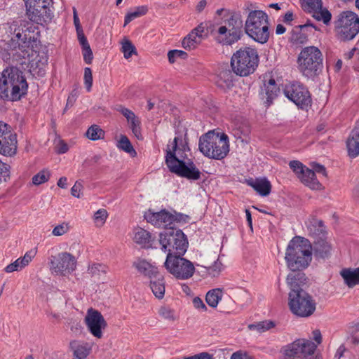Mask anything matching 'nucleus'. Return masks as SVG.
<instances>
[{"label":"nucleus","instance_id":"nucleus-8","mask_svg":"<svg viewBox=\"0 0 359 359\" xmlns=\"http://www.w3.org/2000/svg\"><path fill=\"white\" fill-rule=\"evenodd\" d=\"M159 237L161 250L167 252V255H184L187 251L188 241L182 231L173 228L166 229L160 233Z\"/></svg>","mask_w":359,"mask_h":359},{"label":"nucleus","instance_id":"nucleus-19","mask_svg":"<svg viewBox=\"0 0 359 359\" xmlns=\"http://www.w3.org/2000/svg\"><path fill=\"white\" fill-rule=\"evenodd\" d=\"M205 36V26L203 23H201L184 38L182 41V46L186 50H194L201 43Z\"/></svg>","mask_w":359,"mask_h":359},{"label":"nucleus","instance_id":"nucleus-22","mask_svg":"<svg viewBox=\"0 0 359 359\" xmlns=\"http://www.w3.org/2000/svg\"><path fill=\"white\" fill-rule=\"evenodd\" d=\"M241 39L239 33L236 31H228L226 26H221L217 31L216 40L222 45H231Z\"/></svg>","mask_w":359,"mask_h":359},{"label":"nucleus","instance_id":"nucleus-53","mask_svg":"<svg viewBox=\"0 0 359 359\" xmlns=\"http://www.w3.org/2000/svg\"><path fill=\"white\" fill-rule=\"evenodd\" d=\"M289 165L290 168L296 173L298 177L306 168L299 161H291L289 163Z\"/></svg>","mask_w":359,"mask_h":359},{"label":"nucleus","instance_id":"nucleus-57","mask_svg":"<svg viewBox=\"0 0 359 359\" xmlns=\"http://www.w3.org/2000/svg\"><path fill=\"white\" fill-rule=\"evenodd\" d=\"M193 304L196 309L201 311H205L207 310L205 304L203 303V300L198 297H196L194 298Z\"/></svg>","mask_w":359,"mask_h":359},{"label":"nucleus","instance_id":"nucleus-17","mask_svg":"<svg viewBox=\"0 0 359 359\" xmlns=\"http://www.w3.org/2000/svg\"><path fill=\"white\" fill-rule=\"evenodd\" d=\"M302 8L318 21L328 25L331 20V13L323 7L322 0H302Z\"/></svg>","mask_w":359,"mask_h":359},{"label":"nucleus","instance_id":"nucleus-28","mask_svg":"<svg viewBox=\"0 0 359 359\" xmlns=\"http://www.w3.org/2000/svg\"><path fill=\"white\" fill-rule=\"evenodd\" d=\"M306 275L301 271H292L287 276V283L290 286V291H293V290H304L301 286L306 283Z\"/></svg>","mask_w":359,"mask_h":359},{"label":"nucleus","instance_id":"nucleus-40","mask_svg":"<svg viewBox=\"0 0 359 359\" xmlns=\"http://www.w3.org/2000/svg\"><path fill=\"white\" fill-rule=\"evenodd\" d=\"M159 316L166 320L173 322L177 319L175 311L169 306H162L158 309Z\"/></svg>","mask_w":359,"mask_h":359},{"label":"nucleus","instance_id":"nucleus-12","mask_svg":"<svg viewBox=\"0 0 359 359\" xmlns=\"http://www.w3.org/2000/svg\"><path fill=\"white\" fill-rule=\"evenodd\" d=\"M336 29L341 41L353 39L359 32V17L352 11L341 13L336 22Z\"/></svg>","mask_w":359,"mask_h":359},{"label":"nucleus","instance_id":"nucleus-11","mask_svg":"<svg viewBox=\"0 0 359 359\" xmlns=\"http://www.w3.org/2000/svg\"><path fill=\"white\" fill-rule=\"evenodd\" d=\"M182 255L168 254L164 266L177 279L187 280L194 275L195 267L191 262L182 257Z\"/></svg>","mask_w":359,"mask_h":359},{"label":"nucleus","instance_id":"nucleus-20","mask_svg":"<svg viewBox=\"0 0 359 359\" xmlns=\"http://www.w3.org/2000/svg\"><path fill=\"white\" fill-rule=\"evenodd\" d=\"M146 220L157 227H167L173 223V217L172 213L165 210L160 212H146L144 215Z\"/></svg>","mask_w":359,"mask_h":359},{"label":"nucleus","instance_id":"nucleus-5","mask_svg":"<svg viewBox=\"0 0 359 359\" xmlns=\"http://www.w3.org/2000/svg\"><path fill=\"white\" fill-rule=\"evenodd\" d=\"M297 65L303 76L313 79L319 75L323 68V53L316 46H306L300 51L297 57Z\"/></svg>","mask_w":359,"mask_h":359},{"label":"nucleus","instance_id":"nucleus-54","mask_svg":"<svg viewBox=\"0 0 359 359\" xmlns=\"http://www.w3.org/2000/svg\"><path fill=\"white\" fill-rule=\"evenodd\" d=\"M69 229V226L67 223H62L57 225L52 231L53 235L55 236H62L66 233Z\"/></svg>","mask_w":359,"mask_h":359},{"label":"nucleus","instance_id":"nucleus-48","mask_svg":"<svg viewBox=\"0 0 359 359\" xmlns=\"http://www.w3.org/2000/svg\"><path fill=\"white\" fill-rule=\"evenodd\" d=\"M47 64V58L44 59L43 62H41L39 65L36 63H32L31 65L30 72H32L34 75L37 74L39 76H43L45 74V66Z\"/></svg>","mask_w":359,"mask_h":359},{"label":"nucleus","instance_id":"nucleus-18","mask_svg":"<svg viewBox=\"0 0 359 359\" xmlns=\"http://www.w3.org/2000/svg\"><path fill=\"white\" fill-rule=\"evenodd\" d=\"M85 322L89 332L95 337H102V330L106 328L107 324L100 312L92 308L89 309L85 317Z\"/></svg>","mask_w":359,"mask_h":359},{"label":"nucleus","instance_id":"nucleus-62","mask_svg":"<svg viewBox=\"0 0 359 359\" xmlns=\"http://www.w3.org/2000/svg\"><path fill=\"white\" fill-rule=\"evenodd\" d=\"M81 184L76 182L75 184L72 187L71 194L72 196L76 198H80L79 193L81 191Z\"/></svg>","mask_w":359,"mask_h":359},{"label":"nucleus","instance_id":"nucleus-58","mask_svg":"<svg viewBox=\"0 0 359 359\" xmlns=\"http://www.w3.org/2000/svg\"><path fill=\"white\" fill-rule=\"evenodd\" d=\"M231 359H253L251 356H250L247 353L238 351L235 353H233L231 356Z\"/></svg>","mask_w":359,"mask_h":359},{"label":"nucleus","instance_id":"nucleus-61","mask_svg":"<svg viewBox=\"0 0 359 359\" xmlns=\"http://www.w3.org/2000/svg\"><path fill=\"white\" fill-rule=\"evenodd\" d=\"M119 111L123 114V116L127 119L129 120V118H134V112L132 111L130 109L125 107H121L119 109Z\"/></svg>","mask_w":359,"mask_h":359},{"label":"nucleus","instance_id":"nucleus-25","mask_svg":"<svg viewBox=\"0 0 359 359\" xmlns=\"http://www.w3.org/2000/svg\"><path fill=\"white\" fill-rule=\"evenodd\" d=\"M346 147L350 157L355 158L359 155V124L352 130L346 141Z\"/></svg>","mask_w":359,"mask_h":359},{"label":"nucleus","instance_id":"nucleus-9","mask_svg":"<svg viewBox=\"0 0 359 359\" xmlns=\"http://www.w3.org/2000/svg\"><path fill=\"white\" fill-rule=\"evenodd\" d=\"M288 305L292 313L300 317L310 316L316 310L315 301L305 290L290 291Z\"/></svg>","mask_w":359,"mask_h":359},{"label":"nucleus","instance_id":"nucleus-21","mask_svg":"<svg viewBox=\"0 0 359 359\" xmlns=\"http://www.w3.org/2000/svg\"><path fill=\"white\" fill-rule=\"evenodd\" d=\"M20 34H18L17 39H12L9 43L10 53L9 55L13 57V60L18 61L19 59L25 58L29 55V42H20Z\"/></svg>","mask_w":359,"mask_h":359},{"label":"nucleus","instance_id":"nucleus-29","mask_svg":"<svg viewBox=\"0 0 359 359\" xmlns=\"http://www.w3.org/2000/svg\"><path fill=\"white\" fill-rule=\"evenodd\" d=\"M70 348L75 356L74 359H86L91 351V346L89 344L79 341H71Z\"/></svg>","mask_w":359,"mask_h":359},{"label":"nucleus","instance_id":"nucleus-14","mask_svg":"<svg viewBox=\"0 0 359 359\" xmlns=\"http://www.w3.org/2000/svg\"><path fill=\"white\" fill-rule=\"evenodd\" d=\"M284 95L301 109H304L311 103L310 93L302 83L294 82L286 85Z\"/></svg>","mask_w":359,"mask_h":359},{"label":"nucleus","instance_id":"nucleus-43","mask_svg":"<svg viewBox=\"0 0 359 359\" xmlns=\"http://www.w3.org/2000/svg\"><path fill=\"white\" fill-rule=\"evenodd\" d=\"M278 90V88L268 87V86L264 85V88L261 92L262 99L266 98L269 104L271 103L272 100L277 96Z\"/></svg>","mask_w":359,"mask_h":359},{"label":"nucleus","instance_id":"nucleus-1","mask_svg":"<svg viewBox=\"0 0 359 359\" xmlns=\"http://www.w3.org/2000/svg\"><path fill=\"white\" fill-rule=\"evenodd\" d=\"M28 83L23 72L10 66L0 73V99L18 101L27 93Z\"/></svg>","mask_w":359,"mask_h":359},{"label":"nucleus","instance_id":"nucleus-13","mask_svg":"<svg viewBox=\"0 0 359 359\" xmlns=\"http://www.w3.org/2000/svg\"><path fill=\"white\" fill-rule=\"evenodd\" d=\"M50 271L53 275L67 276L76 269V257L69 252H63L49 258Z\"/></svg>","mask_w":359,"mask_h":359},{"label":"nucleus","instance_id":"nucleus-30","mask_svg":"<svg viewBox=\"0 0 359 359\" xmlns=\"http://www.w3.org/2000/svg\"><path fill=\"white\" fill-rule=\"evenodd\" d=\"M34 254L32 252H27L22 257L17 259L13 263L8 264L5 269L6 273L18 271L27 266L34 257Z\"/></svg>","mask_w":359,"mask_h":359},{"label":"nucleus","instance_id":"nucleus-39","mask_svg":"<svg viewBox=\"0 0 359 359\" xmlns=\"http://www.w3.org/2000/svg\"><path fill=\"white\" fill-rule=\"evenodd\" d=\"M227 27L228 31L232 30L236 31L237 33H239V36L242 35V22L239 20V18H236L233 15H231L229 19L225 21V25Z\"/></svg>","mask_w":359,"mask_h":359},{"label":"nucleus","instance_id":"nucleus-51","mask_svg":"<svg viewBox=\"0 0 359 359\" xmlns=\"http://www.w3.org/2000/svg\"><path fill=\"white\" fill-rule=\"evenodd\" d=\"M10 177L9 166L0 160V184L6 182Z\"/></svg>","mask_w":359,"mask_h":359},{"label":"nucleus","instance_id":"nucleus-7","mask_svg":"<svg viewBox=\"0 0 359 359\" xmlns=\"http://www.w3.org/2000/svg\"><path fill=\"white\" fill-rule=\"evenodd\" d=\"M258 62L259 56L257 50L250 47H245L233 54L231 66L236 75L246 76L254 72Z\"/></svg>","mask_w":359,"mask_h":359},{"label":"nucleus","instance_id":"nucleus-45","mask_svg":"<svg viewBox=\"0 0 359 359\" xmlns=\"http://www.w3.org/2000/svg\"><path fill=\"white\" fill-rule=\"evenodd\" d=\"M106 266L99 263H93L88 266V273L92 276H100L102 273H106Z\"/></svg>","mask_w":359,"mask_h":359},{"label":"nucleus","instance_id":"nucleus-56","mask_svg":"<svg viewBox=\"0 0 359 359\" xmlns=\"http://www.w3.org/2000/svg\"><path fill=\"white\" fill-rule=\"evenodd\" d=\"M83 59L86 63L90 64L93 60V52L90 46L82 48Z\"/></svg>","mask_w":359,"mask_h":359},{"label":"nucleus","instance_id":"nucleus-60","mask_svg":"<svg viewBox=\"0 0 359 359\" xmlns=\"http://www.w3.org/2000/svg\"><path fill=\"white\" fill-rule=\"evenodd\" d=\"M184 359H213L212 355L208 353L203 352L199 354L194 355L190 357H186Z\"/></svg>","mask_w":359,"mask_h":359},{"label":"nucleus","instance_id":"nucleus-35","mask_svg":"<svg viewBox=\"0 0 359 359\" xmlns=\"http://www.w3.org/2000/svg\"><path fill=\"white\" fill-rule=\"evenodd\" d=\"M222 298V290L219 288H216L208 292L205 296V301L210 306L215 308Z\"/></svg>","mask_w":359,"mask_h":359},{"label":"nucleus","instance_id":"nucleus-42","mask_svg":"<svg viewBox=\"0 0 359 359\" xmlns=\"http://www.w3.org/2000/svg\"><path fill=\"white\" fill-rule=\"evenodd\" d=\"M189 151V147L188 146V142L186 138L182 140L178 137L177 141V147L176 149L175 154L177 158L180 159L185 160L187 158L186 154L184 155V153Z\"/></svg>","mask_w":359,"mask_h":359},{"label":"nucleus","instance_id":"nucleus-2","mask_svg":"<svg viewBox=\"0 0 359 359\" xmlns=\"http://www.w3.org/2000/svg\"><path fill=\"white\" fill-rule=\"evenodd\" d=\"M285 259L292 271L306 269L312 260V245L309 240L300 236L294 237L288 243Z\"/></svg>","mask_w":359,"mask_h":359},{"label":"nucleus","instance_id":"nucleus-47","mask_svg":"<svg viewBox=\"0 0 359 359\" xmlns=\"http://www.w3.org/2000/svg\"><path fill=\"white\" fill-rule=\"evenodd\" d=\"M187 56V53L181 50H172L168 53V60L172 64L175 62L177 58L185 59Z\"/></svg>","mask_w":359,"mask_h":359},{"label":"nucleus","instance_id":"nucleus-41","mask_svg":"<svg viewBox=\"0 0 359 359\" xmlns=\"http://www.w3.org/2000/svg\"><path fill=\"white\" fill-rule=\"evenodd\" d=\"M104 135V131L97 125L91 126L86 131V136L93 141L102 139Z\"/></svg>","mask_w":359,"mask_h":359},{"label":"nucleus","instance_id":"nucleus-24","mask_svg":"<svg viewBox=\"0 0 359 359\" xmlns=\"http://www.w3.org/2000/svg\"><path fill=\"white\" fill-rule=\"evenodd\" d=\"M332 247L323 238L316 239L312 246V252L316 259H325L328 258L331 255Z\"/></svg>","mask_w":359,"mask_h":359},{"label":"nucleus","instance_id":"nucleus-10","mask_svg":"<svg viewBox=\"0 0 359 359\" xmlns=\"http://www.w3.org/2000/svg\"><path fill=\"white\" fill-rule=\"evenodd\" d=\"M317 345L311 340L299 339L283 348V355L289 357H301L304 359H323L316 351Z\"/></svg>","mask_w":359,"mask_h":359},{"label":"nucleus","instance_id":"nucleus-34","mask_svg":"<svg viewBox=\"0 0 359 359\" xmlns=\"http://www.w3.org/2000/svg\"><path fill=\"white\" fill-rule=\"evenodd\" d=\"M150 288L158 299H162L165 294V281L163 276L159 275L156 278L150 280Z\"/></svg>","mask_w":359,"mask_h":359},{"label":"nucleus","instance_id":"nucleus-52","mask_svg":"<svg viewBox=\"0 0 359 359\" xmlns=\"http://www.w3.org/2000/svg\"><path fill=\"white\" fill-rule=\"evenodd\" d=\"M107 217V212L104 209L98 210L94 215L95 222L97 223V225H102Z\"/></svg>","mask_w":359,"mask_h":359},{"label":"nucleus","instance_id":"nucleus-3","mask_svg":"<svg viewBox=\"0 0 359 359\" xmlns=\"http://www.w3.org/2000/svg\"><path fill=\"white\" fill-rule=\"evenodd\" d=\"M178 137L173 140L172 148L166 149L165 164L169 170L177 175L196 181L201 178V172L191 159L187 161L180 159L176 156L175 151L177 147Z\"/></svg>","mask_w":359,"mask_h":359},{"label":"nucleus","instance_id":"nucleus-4","mask_svg":"<svg viewBox=\"0 0 359 359\" xmlns=\"http://www.w3.org/2000/svg\"><path fill=\"white\" fill-rule=\"evenodd\" d=\"M198 148L205 156L221 160L226 156L229 151V137L225 133L208 132L199 139Z\"/></svg>","mask_w":359,"mask_h":359},{"label":"nucleus","instance_id":"nucleus-15","mask_svg":"<svg viewBox=\"0 0 359 359\" xmlns=\"http://www.w3.org/2000/svg\"><path fill=\"white\" fill-rule=\"evenodd\" d=\"M50 0H25L27 15L29 19L38 24L50 18L48 6Z\"/></svg>","mask_w":359,"mask_h":359},{"label":"nucleus","instance_id":"nucleus-31","mask_svg":"<svg viewBox=\"0 0 359 359\" xmlns=\"http://www.w3.org/2000/svg\"><path fill=\"white\" fill-rule=\"evenodd\" d=\"M248 184L252 187L259 195L268 196L271 192V186L266 179H250L248 180Z\"/></svg>","mask_w":359,"mask_h":359},{"label":"nucleus","instance_id":"nucleus-55","mask_svg":"<svg viewBox=\"0 0 359 359\" xmlns=\"http://www.w3.org/2000/svg\"><path fill=\"white\" fill-rule=\"evenodd\" d=\"M222 269L223 265L222 262L219 259H217L214 264L208 268V271L211 276H216L220 273Z\"/></svg>","mask_w":359,"mask_h":359},{"label":"nucleus","instance_id":"nucleus-27","mask_svg":"<svg viewBox=\"0 0 359 359\" xmlns=\"http://www.w3.org/2000/svg\"><path fill=\"white\" fill-rule=\"evenodd\" d=\"M340 276L342 277L344 284L349 288L359 285V267L344 268L340 271Z\"/></svg>","mask_w":359,"mask_h":359},{"label":"nucleus","instance_id":"nucleus-63","mask_svg":"<svg viewBox=\"0 0 359 359\" xmlns=\"http://www.w3.org/2000/svg\"><path fill=\"white\" fill-rule=\"evenodd\" d=\"M313 169L314 172L322 174L324 177L327 176L326 170L323 165L316 163L313 165Z\"/></svg>","mask_w":359,"mask_h":359},{"label":"nucleus","instance_id":"nucleus-23","mask_svg":"<svg viewBox=\"0 0 359 359\" xmlns=\"http://www.w3.org/2000/svg\"><path fill=\"white\" fill-rule=\"evenodd\" d=\"M309 234L316 239L323 238L325 234V226L322 220L312 217L305 222Z\"/></svg>","mask_w":359,"mask_h":359},{"label":"nucleus","instance_id":"nucleus-50","mask_svg":"<svg viewBox=\"0 0 359 359\" xmlns=\"http://www.w3.org/2000/svg\"><path fill=\"white\" fill-rule=\"evenodd\" d=\"M83 80L87 91L90 92L93 85V75L90 68L86 67L84 69Z\"/></svg>","mask_w":359,"mask_h":359},{"label":"nucleus","instance_id":"nucleus-16","mask_svg":"<svg viewBox=\"0 0 359 359\" xmlns=\"http://www.w3.org/2000/svg\"><path fill=\"white\" fill-rule=\"evenodd\" d=\"M17 151V140L9 125L0 121V154L13 156Z\"/></svg>","mask_w":359,"mask_h":359},{"label":"nucleus","instance_id":"nucleus-26","mask_svg":"<svg viewBox=\"0 0 359 359\" xmlns=\"http://www.w3.org/2000/svg\"><path fill=\"white\" fill-rule=\"evenodd\" d=\"M134 266L138 272L149 278L150 280L156 278L160 275L158 269L145 259L137 260L134 262Z\"/></svg>","mask_w":359,"mask_h":359},{"label":"nucleus","instance_id":"nucleus-64","mask_svg":"<svg viewBox=\"0 0 359 359\" xmlns=\"http://www.w3.org/2000/svg\"><path fill=\"white\" fill-rule=\"evenodd\" d=\"M68 149L69 147L67 144L63 141H60L57 147V152L58 154H65L68 151Z\"/></svg>","mask_w":359,"mask_h":359},{"label":"nucleus","instance_id":"nucleus-49","mask_svg":"<svg viewBox=\"0 0 359 359\" xmlns=\"http://www.w3.org/2000/svg\"><path fill=\"white\" fill-rule=\"evenodd\" d=\"M275 325L274 323L271 320H266L259 322L257 325H250V328L255 327L259 332H265L269 330L271 327H273Z\"/></svg>","mask_w":359,"mask_h":359},{"label":"nucleus","instance_id":"nucleus-46","mask_svg":"<svg viewBox=\"0 0 359 359\" xmlns=\"http://www.w3.org/2000/svg\"><path fill=\"white\" fill-rule=\"evenodd\" d=\"M50 178V173L46 170L40 171L32 177V182L34 185H40L47 182Z\"/></svg>","mask_w":359,"mask_h":359},{"label":"nucleus","instance_id":"nucleus-44","mask_svg":"<svg viewBox=\"0 0 359 359\" xmlns=\"http://www.w3.org/2000/svg\"><path fill=\"white\" fill-rule=\"evenodd\" d=\"M121 50L126 59L130 58L133 54L137 53L135 46L129 40H126L122 43Z\"/></svg>","mask_w":359,"mask_h":359},{"label":"nucleus","instance_id":"nucleus-59","mask_svg":"<svg viewBox=\"0 0 359 359\" xmlns=\"http://www.w3.org/2000/svg\"><path fill=\"white\" fill-rule=\"evenodd\" d=\"M78 39L82 48L90 46L83 30L77 32Z\"/></svg>","mask_w":359,"mask_h":359},{"label":"nucleus","instance_id":"nucleus-33","mask_svg":"<svg viewBox=\"0 0 359 359\" xmlns=\"http://www.w3.org/2000/svg\"><path fill=\"white\" fill-rule=\"evenodd\" d=\"M134 241L144 247L149 248L154 241L151 233L142 228H137L135 230Z\"/></svg>","mask_w":359,"mask_h":359},{"label":"nucleus","instance_id":"nucleus-38","mask_svg":"<svg viewBox=\"0 0 359 359\" xmlns=\"http://www.w3.org/2000/svg\"><path fill=\"white\" fill-rule=\"evenodd\" d=\"M117 147L133 156H135L137 154L129 139L126 135H122L121 137L118 142Z\"/></svg>","mask_w":359,"mask_h":359},{"label":"nucleus","instance_id":"nucleus-32","mask_svg":"<svg viewBox=\"0 0 359 359\" xmlns=\"http://www.w3.org/2000/svg\"><path fill=\"white\" fill-rule=\"evenodd\" d=\"M298 178L303 184L312 189H318L321 187V184L316 177L314 171L308 168L304 169Z\"/></svg>","mask_w":359,"mask_h":359},{"label":"nucleus","instance_id":"nucleus-37","mask_svg":"<svg viewBox=\"0 0 359 359\" xmlns=\"http://www.w3.org/2000/svg\"><path fill=\"white\" fill-rule=\"evenodd\" d=\"M147 11L148 8L146 6H141L135 8V10L134 11L128 13L125 16L124 26L128 25L134 19L145 15L147 13Z\"/></svg>","mask_w":359,"mask_h":359},{"label":"nucleus","instance_id":"nucleus-6","mask_svg":"<svg viewBox=\"0 0 359 359\" xmlns=\"http://www.w3.org/2000/svg\"><path fill=\"white\" fill-rule=\"evenodd\" d=\"M246 34L262 44L268 41L270 36L268 15L261 10L250 11L245 24Z\"/></svg>","mask_w":359,"mask_h":359},{"label":"nucleus","instance_id":"nucleus-36","mask_svg":"<svg viewBox=\"0 0 359 359\" xmlns=\"http://www.w3.org/2000/svg\"><path fill=\"white\" fill-rule=\"evenodd\" d=\"M233 75L230 70H224L220 72L217 83L222 88L230 87L232 85Z\"/></svg>","mask_w":359,"mask_h":359}]
</instances>
